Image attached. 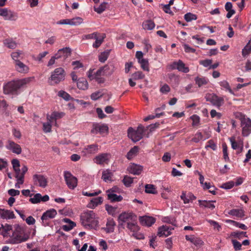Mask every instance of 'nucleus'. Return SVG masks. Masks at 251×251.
<instances>
[{
    "label": "nucleus",
    "instance_id": "obj_7",
    "mask_svg": "<svg viewBox=\"0 0 251 251\" xmlns=\"http://www.w3.org/2000/svg\"><path fill=\"white\" fill-rule=\"evenodd\" d=\"M144 131V127L142 125H139L136 130L129 127L128 129V136L132 141L136 142L143 138Z\"/></svg>",
    "mask_w": 251,
    "mask_h": 251
},
{
    "label": "nucleus",
    "instance_id": "obj_17",
    "mask_svg": "<svg viewBox=\"0 0 251 251\" xmlns=\"http://www.w3.org/2000/svg\"><path fill=\"white\" fill-rule=\"evenodd\" d=\"M6 148L17 154H19L22 152V149L20 146L12 141L9 140L7 142Z\"/></svg>",
    "mask_w": 251,
    "mask_h": 251
},
{
    "label": "nucleus",
    "instance_id": "obj_42",
    "mask_svg": "<svg viewBox=\"0 0 251 251\" xmlns=\"http://www.w3.org/2000/svg\"><path fill=\"white\" fill-rule=\"evenodd\" d=\"M142 26L145 30H152L155 27V24L151 20H147L143 23Z\"/></svg>",
    "mask_w": 251,
    "mask_h": 251
},
{
    "label": "nucleus",
    "instance_id": "obj_51",
    "mask_svg": "<svg viewBox=\"0 0 251 251\" xmlns=\"http://www.w3.org/2000/svg\"><path fill=\"white\" fill-rule=\"evenodd\" d=\"M145 192L150 194H155L156 193L154 186L152 184L146 185Z\"/></svg>",
    "mask_w": 251,
    "mask_h": 251
},
{
    "label": "nucleus",
    "instance_id": "obj_21",
    "mask_svg": "<svg viewBox=\"0 0 251 251\" xmlns=\"http://www.w3.org/2000/svg\"><path fill=\"white\" fill-rule=\"evenodd\" d=\"M127 170L130 174L139 175L142 172L143 167L136 164H131L129 166Z\"/></svg>",
    "mask_w": 251,
    "mask_h": 251
},
{
    "label": "nucleus",
    "instance_id": "obj_36",
    "mask_svg": "<svg viewBox=\"0 0 251 251\" xmlns=\"http://www.w3.org/2000/svg\"><path fill=\"white\" fill-rule=\"evenodd\" d=\"M102 202L101 197H98L92 199L88 204V207L91 208H94Z\"/></svg>",
    "mask_w": 251,
    "mask_h": 251
},
{
    "label": "nucleus",
    "instance_id": "obj_43",
    "mask_svg": "<svg viewBox=\"0 0 251 251\" xmlns=\"http://www.w3.org/2000/svg\"><path fill=\"white\" fill-rule=\"evenodd\" d=\"M77 87L82 90H85L88 88V84L87 80L84 78H80L77 82Z\"/></svg>",
    "mask_w": 251,
    "mask_h": 251
},
{
    "label": "nucleus",
    "instance_id": "obj_58",
    "mask_svg": "<svg viewBox=\"0 0 251 251\" xmlns=\"http://www.w3.org/2000/svg\"><path fill=\"white\" fill-rule=\"evenodd\" d=\"M170 90V87L167 84H163L160 88V92L163 94H167Z\"/></svg>",
    "mask_w": 251,
    "mask_h": 251
},
{
    "label": "nucleus",
    "instance_id": "obj_16",
    "mask_svg": "<svg viewBox=\"0 0 251 251\" xmlns=\"http://www.w3.org/2000/svg\"><path fill=\"white\" fill-rule=\"evenodd\" d=\"M99 150V146L97 144H94L85 146L83 149L82 153L84 155L87 156L95 154L98 152Z\"/></svg>",
    "mask_w": 251,
    "mask_h": 251
},
{
    "label": "nucleus",
    "instance_id": "obj_52",
    "mask_svg": "<svg viewBox=\"0 0 251 251\" xmlns=\"http://www.w3.org/2000/svg\"><path fill=\"white\" fill-rule=\"evenodd\" d=\"M184 19L187 22H191L193 20H196L197 19V16L191 13H187L184 15Z\"/></svg>",
    "mask_w": 251,
    "mask_h": 251
},
{
    "label": "nucleus",
    "instance_id": "obj_3",
    "mask_svg": "<svg viewBox=\"0 0 251 251\" xmlns=\"http://www.w3.org/2000/svg\"><path fill=\"white\" fill-rule=\"evenodd\" d=\"M30 81V78H25L9 81L3 86V92L5 94H17L18 90L24 87Z\"/></svg>",
    "mask_w": 251,
    "mask_h": 251
},
{
    "label": "nucleus",
    "instance_id": "obj_1",
    "mask_svg": "<svg viewBox=\"0 0 251 251\" xmlns=\"http://www.w3.org/2000/svg\"><path fill=\"white\" fill-rule=\"evenodd\" d=\"M114 72V67L112 65H105L100 68L96 72L90 70L87 74V76L90 80H95L98 83H103L105 79L104 76H110Z\"/></svg>",
    "mask_w": 251,
    "mask_h": 251
},
{
    "label": "nucleus",
    "instance_id": "obj_59",
    "mask_svg": "<svg viewBox=\"0 0 251 251\" xmlns=\"http://www.w3.org/2000/svg\"><path fill=\"white\" fill-rule=\"evenodd\" d=\"M202 138L203 136L202 133L200 132H198L195 134L194 138L192 139V141L195 143H198L202 140Z\"/></svg>",
    "mask_w": 251,
    "mask_h": 251
},
{
    "label": "nucleus",
    "instance_id": "obj_33",
    "mask_svg": "<svg viewBox=\"0 0 251 251\" xmlns=\"http://www.w3.org/2000/svg\"><path fill=\"white\" fill-rule=\"evenodd\" d=\"M106 37L105 34H100L97 36L96 38L95 39L96 41L93 44V47L95 48H99L101 44L103 43L104 38Z\"/></svg>",
    "mask_w": 251,
    "mask_h": 251
},
{
    "label": "nucleus",
    "instance_id": "obj_32",
    "mask_svg": "<svg viewBox=\"0 0 251 251\" xmlns=\"http://www.w3.org/2000/svg\"><path fill=\"white\" fill-rule=\"evenodd\" d=\"M113 173L109 170H104L102 173L101 178L106 182L112 181V176Z\"/></svg>",
    "mask_w": 251,
    "mask_h": 251
},
{
    "label": "nucleus",
    "instance_id": "obj_13",
    "mask_svg": "<svg viewBox=\"0 0 251 251\" xmlns=\"http://www.w3.org/2000/svg\"><path fill=\"white\" fill-rule=\"evenodd\" d=\"M172 69H177L178 71L187 73L189 72V69L186 67L185 64L181 60L174 62L170 66Z\"/></svg>",
    "mask_w": 251,
    "mask_h": 251
},
{
    "label": "nucleus",
    "instance_id": "obj_37",
    "mask_svg": "<svg viewBox=\"0 0 251 251\" xmlns=\"http://www.w3.org/2000/svg\"><path fill=\"white\" fill-rule=\"evenodd\" d=\"M3 43L5 46L9 49H14L17 47V43L12 39H6L3 40Z\"/></svg>",
    "mask_w": 251,
    "mask_h": 251
},
{
    "label": "nucleus",
    "instance_id": "obj_38",
    "mask_svg": "<svg viewBox=\"0 0 251 251\" xmlns=\"http://www.w3.org/2000/svg\"><path fill=\"white\" fill-rule=\"evenodd\" d=\"M139 151V147L138 146H134L131 148L126 154V157L128 159L131 160L137 154Z\"/></svg>",
    "mask_w": 251,
    "mask_h": 251
},
{
    "label": "nucleus",
    "instance_id": "obj_11",
    "mask_svg": "<svg viewBox=\"0 0 251 251\" xmlns=\"http://www.w3.org/2000/svg\"><path fill=\"white\" fill-rule=\"evenodd\" d=\"M64 176L68 187L71 189H74L77 186V178L68 171L64 172Z\"/></svg>",
    "mask_w": 251,
    "mask_h": 251
},
{
    "label": "nucleus",
    "instance_id": "obj_35",
    "mask_svg": "<svg viewBox=\"0 0 251 251\" xmlns=\"http://www.w3.org/2000/svg\"><path fill=\"white\" fill-rule=\"evenodd\" d=\"M12 229V227L10 225H1L0 227V234L3 237H7L9 235V231Z\"/></svg>",
    "mask_w": 251,
    "mask_h": 251
},
{
    "label": "nucleus",
    "instance_id": "obj_41",
    "mask_svg": "<svg viewBox=\"0 0 251 251\" xmlns=\"http://www.w3.org/2000/svg\"><path fill=\"white\" fill-rule=\"evenodd\" d=\"M127 228L131 232L139 231L140 228L137 224V220L128 223Z\"/></svg>",
    "mask_w": 251,
    "mask_h": 251
},
{
    "label": "nucleus",
    "instance_id": "obj_64",
    "mask_svg": "<svg viewBox=\"0 0 251 251\" xmlns=\"http://www.w3.org/2000/svg\"><path fill=\"white\" fill-rule=\"evenodd\" d=\"M58 54H54L52 56L49 61L47 66L48 67H50L55 63V60L58 59Z\"/></svg>",
    "mask_w": 251,
    "mask_h": 251
},
{
    "label": "nucleus",
    "instance_id": "obj_9",
    "mask_svg": "<svg viewBox=\"0 0 251 251\" xmlns=\"http://www.w3.org/2000/svg\"><path fill=\"white\" fill-rule=\"evenodd\" d=\"M33 181L34 185L44 188L48 185V177L42 174H35L33 176Z\"/></svg>",
    "mask_w": 251,
    "mask_h": 251
},
{
    "label": "nucleus",
    "instance_id": "obj_57",
    "mask_svg": "<svg viewBox=\"0 0 251 251\" xmlns=\"http://www.w3.org/2000/svg\"><path fill=\"white\" fill-rule=\"evenodd\" d=\"M58 96L63 98L66 100H69L71 99V96L65 91L61 90L58 92Z\"/></svg>",
    "mask_w": 251,
    "mask_h": 251
},
{
    "label": "nucleus",
    "instance_id": "obj_63",
    "mask_svg": "<svg viewBox=\"0 0 251 251\" xmlns=\"http://www.w3.org/2000/svg\"><path fill=\"white\" fill-rule=\"evenodd\" d=\"M231 242L235 251H239L241 249L242 244L236 240L232 239Z\"/></svg>",
    "mask_w": 251,
    "mask_h": 251
},
{
    "label": "nucleus",
    "instance_id": "obj_61",
    "mask_svg": "<svg viewBox=\"0 0 251 251\" xmlns=\"http://www.w3.org/2000/svg\"><path fill=\"white\" fill-rule=\"evenodd\" d=\"M251 52V48L250 47V46L247 45L244 48L242 51V54L243 57H246L248 55H249Z\"/></svg>",
    "mask_w": 251,
    "mask_h": 251
},
{
    "label": "nucleus",
    "instance_id": "obj_10",
    "mask_svg": "<svg viewBox=\"0 0 251 251\" xmlns=\"http://www.w3.org/2000/svg\"><path fill=\"white\" fill-rule=\"evenodd\" d=\"M0 16L5 20L16 21L18 18L16 13L6 8H0Z\"/></svg>",
    "mask_w": 251,
    "mask_h": 251
},
{
    "label": "nucleus",
    "instance_id": "obj_45",
    "mask_svg": "<svg viewBox=\"0 0 251 251\" xmlns=\"http://www.w3.org/2000/svg\"><path fill=\"white\" fill-rule=\"evenodd\" d=\"M22 55V52L21 51L13 52L11 53V55L12 59L14 60L15 64L17 63V61H20V59H21L23 58Z\"/></svg>",
    "mask_w": 251,
    "mask_h": 251
},
{
    "label": "nucleus",
    "instance_id": "obj_15",
    "mask_svg": "<svg viewBox=\"0 0 251 251\" xmlns=\"http://www.w3.org/2000/svg\"><path fill=\"white\" fill-rule=\"evenodd\" d=\"M83 22L82 18L76 17L72 19H63L58 21L57 25H77L81 24Z\"/></svg>",
    "mask_w": 251,
    "mask_h": 251
},
{
    "label": "nucleus",
    "instance_id": "obj_28",
    "mask_svg": "<svg viewBox=\"0 0 251 251\" xmlns=\"http://www.w3.org/2000/svg\"><path fill=\"white\" fill-rule=\"evenodd\" d=\"M0 217L2 219H11L15 218L13 211L0 209Z\"/></svg>",
    "mask_w": 251,
    "mask_h": 251
},
{
    "label": "nucleus",
    "instance_id": "obj_22",
    "mask_svg": "<svg viewBox=\"0 0 251 251\" xmlns=\"http://www.w3.org/2000/svg\"><path fill=\"white\" fill-rule=\"evenodd\" d=\"M139 221L143 226H150L155 223V220L152 217L143 216L140 217Z\"/></svg>",
    "mask_w": 251,
    "mask_h": 251
},
{
    "label": "nucleus",
    "instance_id": "obj_53",
    "mask_svg": "<svg viewBox=\"0 0 251 251\" xmlns=\"http://www.w3.org/2000/svg\"><path fill=\"white\" fill-rule=\"evenodd\" d=\"M52 122H50V121H48V122L44 123L43 124V130L45 132L47 133V132H50L51 131V123Z\"/></svg>",
    "mask_w": 251,
    "mask_h": 251
},
{
    "label": "nucleus",
    "instance_id": "obj_2",
    "mask_svg": "<svg viewBox=\"0 0 251 251\" xmlns=\"http://www.w3.org/2000/svg\"><path fill=\"white\" fill-rule=\"evenodd\" d=\"M9 243L12 244H17L25 242L29 237V234L25 232L23 226L16 225L11 235H9Z\"/></svg>",
    "mask_w": 251,
    "mask_h": 251
},
{
    "label": "nucleus",
    "instance_id": "obj_60",
    "mask_svg": "<svg viewBox=\"0 0 251 251\" xmlns=\"http://www.w3.org/2000/svg\"><path fill=\"white\" fill-rule=\"evenodd\" d=\"M229 141L231 144V147L233 150H237L240 146V144L236 142L234 137H231L229 139Z\"/></svg>",
    "mask_w": 251,
    "mask_h": 251
},
{
    "label": "nucleus",
    "instance_id": "obj_27",
    "mask_svg": "<svg viewBox=\"0 0 251 251\" xmlns=\"http://www.w3.org/2000/svg\"><path fill=\"white\" fill-rule=\"evenodd\" d=\"M195 81L198 87L200 88L207 84L209 82V80L206 77L198 76L195 78Z\"/></svg>",
    "mask_w": 251,
    "mask_h": 251
},
{
    "label": "nucleus",
    "instance_id": "obj_8",
    "mask_svg": "<svg viewBox=\"0 0 251 251\" xmlns=\"http://www.w3.org/2000/svg\"><path fill=\"white\" fill-rule=\"evenodd\" d=\"M205 98L206 101L210 102L212 105L218 108H220L224 103L223 97H218L213 93L206 95Z\"/></svg>",
    "mask_w": 251,
    "mask_h": 251
},
{
    "label": "nucleus",
    "instance_id": "obj_23",
    "mask_svg": "<svg viewBox=\"0 0 251 251\" xmlns=\"http://www.w3.org/2000/svg\"><path fill=\"white\" fill-rule=\"evenodd\" d=\"M65 114L64 112H56L54 111L50 115H47V119L48 121H49L50 122H53V120L56 122V121L57 119H59L62 118L65 116ZM56 124V122H55V124Z\"/></svg>",
    "mask_w": 251,
    "mask_h": 251
},
{
    "label": "nucleus",
    "instance_id": "obj_54",
    "mask_svg": "<svg viewBox=\"0 0 251 251\" xmlns=\"http://www.w3.org/2000/svg\"><path fill=\"white\" fill-rule=\"evenodd\" d=\"M109 56V51H103L99 56V60L100 62H104Z\"/></svg>",
    "mask_w": 251,
    "mask_h": 251
},
{
    "label": "nucleus",
    "instance_id": "obj_39",
    "mask_svg": "<svg viewBox=\"0 0 251 251\" xmlns=\"http://www.w3.org/2000/svg\"><path fill=\"white\" fill-rule=\"evenodd\" d=\"M63 220L65 223L68 224V225H63L62 226V228L65 231H69L75 226V223L71 221L69 219L65 218Z\"/></svg>",
    "mask_w": 251,
    "mask_h": 251
},
{
    "label": "nucleus",
    "instance_id": "obj_25",
    "mask_svg": "<svg viewBox=\"0 0 251 251\" xmlns=\"http://www.w3.org/2000/svg\"><path fill=\"white\" fill-rule=\"evenodd\" d=\"M181 199L183 201L184 203L187 204L192 202L196 199V197L191 193H186V192H182L180 196Z\"/></svg>",
    "mask_w": 251,
    "mask_h": 251
},
{
    "label": "nucleus",
    "instance_id": "obj_62",
    "mask_svg": "<svg viewBox=\"0 0 251 251\" xmlns=\"http://www.w3.org/2000/svg\"><path fill=\"white\" fill-rule=\"evenodd\" d=\"M132 76L135 79H143L145 77V75L142 72L138 71L132 74Z\"/></svg>",
    "mask_w": 251,
    "mask_h": 251
},
{
    "label": "nucleus",
    "instance_id": "obj_6",
    "mask_svg": "<svg viewBox=\"0 0 251 251\" xmlns=\"http://www.w3.org/2000/svg\"><path fill=\"white\" fill-rule=\"evenodd\" d=\"M236 117L239 118L242 127V134L248 136L251 133V120L241 113H237Z\"/></svg>",
    "mask_w": 251,
    "mask_h": 251
},
{
    "label": "nucleus",
    "instance_id": "obj_48",
    "mask_svg": "<svg viewBox=\"0 0 251 251\" xmlns=\"http://www.w3.org/2000/svg\"><path fill=\"white\" fill-rule=\"evenodd\" d=\"M220 85L226 90L228 91L230 94H233V92L231 90L228 82L226 80H223L220 82Z\"/></svg>",
    "mask_w": 251,
    "mask_h": 251
},
{
    "label": "nucleus",
    "instance_id": "obj_19",
    "mask_svg": "<svg viewBox=\"0 0 251 251\" xmlns=\"http://www.w3.org/2000/svg\"><path fill=\"white\" fill-rule=\"evenodd\" d=\"M110 154L108 153H101L96 156L94 158V162L98 164L107 163Z\"/></svg>",
    "mask_w": 251,
    "mask_h": 251
},
{
    "label": "nucleus",
    "instance_id": "obj_55",
    "mask_svg": "<svg viewBox=\"0 0 251 251\" xmlns=\"http://www.w3.org/2000/svg\"><path fill=\"white\" fill-rule=\"evenodd\" d=\"M123 182L125 186L126 187H129L133 183V178L127 176H125L123 180Z\"/></svg>",
    "mask_w": 251,
    "mask_h": 251
},
{
    "label": "nucleus",
    "instance_id": "obj_50",
    "mask_svg": "<svg viewBox=\"0 0 251 251\" xmlns=\"http://www.w3.org/2000/svg\"><path fill=\"white\" fill-rule=\"evenodd\" d=\"M140 65L142 69L144 71L147 72L149 71V63L148 61L146 59H140V61L138 62Z\"/></svg>",
    "mask_w": 251,
    "mask_h": 251
},
{
    "label": "nucleus",
    "instance_id": "obj_24",
    "mask_svg": "<svg viewBox=\"0 0 251 251\" xmlns=\"http://www.w3.org/2000/svg\"><path fill=\"white\" fill-rule=\"evenodd\" d=\"M15 69L20 73L26 74L29 71L28 67L22 62L21 61H17L15 64Z\"/></svg>",
    "mask_w": 251,
    "mask_h": 251
},
{
    "label": "nucleus",
    "instance_id": "obj_47",
    "mask_svg": "<svg viewBox=\"0 0 251 251\" xmlns=\"http://www.w3.org/2000/svg\"><path fill=\"white\" fill-rule=\"evenodd\" d=\"M41 195L40 193H37L33 195V197L30 198L29 201L33 203L36 204L41 202Z\"/></svg>",
    "mask_w": 251,
    "mask_h": 251
},
{
    "label": "nucleus",
    "instance_id": "obj_40",
    "mask_svg": "<svg viewBox=\"0 0 251 251\" xmlns=\"http://www.w3.org/2000/svg\"><path fill=\"white\" fill-rule=\"evenodd\" d=\"M107 194L108 200L112 202L120 201L123 199V197L121 195H117L115 193L111 192Z\"/></svg>",
    "mask_w": 251,
    "mask_h": 251
},
{
    "label": "nucleus",
    "instance_id": "obj_18",
    "mask_svg": "<svg viewBox=\"0 0 251 251\" xmlns=\"http://www.w3.org/2000/svg\"><path fill=\"white\" fill-rule=\"evenodd\" d=\"M174 228L168 226H162L158 228L157 235L159 237H167L172 234V230Z\"/></svg>",
    "mask_w": 251,
    "mask_h": 251
},
{
    "label": "nucleus",
    "instance_id": "obj_31",
    "mask_svg": "<svg viewBox=\"0 0 251 251\" xmlns=\"http://www.w3.org/2000/svg\"><path fill=\"white\" fill-rule=\"evenodd\" d=\"M245 211L242 209H233L228 212L229 215L236 216L238 218H242L245 216Z\"/></svg>",
    "mask_w": 251,
    "mask_h": 251
},
{
    "label": "nucleus",
    "instance_id": "obj_5",
    "mask_svg": "<svg viewBox=\"0 0 251 251\" xmlns=\"http://www.w3.org/2000/svg\"><path fill=\"white\" fill-rule=\"evenodd\" d=\"M65 70L61 67L57 68L51 73L48 82L51 85L57 84L65 79Z\"/></svg>",
    "mask_w": 251,
    "mask_h": 251
},
{
    "label": "nucleus",
    "instance_id": "obj_29",
    "mask_svg": "<svg viewBox=\"0 0 251 251\" xmlns=\"http://www.w3.org/2000/svg\"><path fill=\"white\" fill-rule=\"evenodd\" d=\"M199 203L201 207L209 208L211 210L213 209L215 206L213 202H215V201H202L199 200Z\"/></svg>",
    "mask_w": 251,
    "mask_h": 251
},
{
    "label": "nucleus",
    "instance_id": "obj_34",
    "mask_svg": "<svg viewBox=\"0 0 251 251\" xmlns=\"http://www.w3.org/2000/svg\"><path fill=\"white\" fill-rule=\"evenodd\" d=\"M116 224L113 219H109L104 229L107 233L113 232L114 230V227Z\"/></svg>",
    "mask_w": 251,
    "mask_h": 251
},
{
    "label": "nucleus",
    "instance_id": "obj_49",
    "mask_svg": "<svg viewBox=\"0 0 251 251\" xmlns=\"http://www.w3.org/2000/svg\"><path fill=\"white\" fill-rule=\"evenodd\" d=\"M106 2H103L98 7H94V10L99 14H100L103 12L106 9Z\"/></svg>",
    "mask_w": 251,
    "mask_h": 251
},
{
    "label": "nucleus",
    "instance_id": "obj_26",
    "mask_svg": "<svg viewBox=\"0 0 251 251\" xmlns=\"http://www.w3.org/2000/svg\"><path fill=\"white\" fill-rule=\"evenodd\" d=\"M56 214L57 212L55 209H50L43 213L41 217V220H42L43 222H44V221H46L49 219L53 218L56 215Z\"/></svg>",
    "mask_w": 251,
    "mask_h": 251
},
{
    "label": "nucleus",
    "instance_id": "obj_44",
    "mask_svg": "<svg viewBox=\"0 0 251 251\" xmlns=\"http://www.w3.org/2000/svg\"><path fill=\"white\" fill-rule=\"evenodd\" d=\"M226 222L227 223L232 224L233 226H234L236 227H239L242 229H243V230H246L248 229L247 226L245 225L238 223V222L234 221L233 220H227L226 221Z\"/></svg>",
    "mask_w": 251,
    "mask_h": 251
},
{
    "label": "nucleus",
    "instance_id": "obj_46",
    "mask_svg": "<svg viewBox=\"0 0 251 251\" xmlns=\"http://www.w3.org/2000/svg\"><path fill=\"white\" fill-rule=\"evenodd\" d=\"M230 235L239 239H241L243 237H247L246 232L239 231L232 232Z\"/></svg>",
    "mask_w": 251,
    "mask_h": 251
},
{
    "label": "nucleus",
    "instance_id": "obj_12",
    "mask_svg": "<svg viewBox=\"0 0 251 251\" xmlns=\"http://www.w3.org/2000/svg\"><path fill=\"white\" fill-rule=\"evenodd\" d=\"M119 223L122 224L123 223H130L131 221L137 220V216L132 213L124 212L121 213L118 218Z\"/></svg>",
    "mask_w": 251,
    "mask_h": 251
},
{
    "label": "nucleus",
    "instance_id": "obj_56",
    "mask_svg": "<svg viewBox=\"0 0 251 251\" xmlns=\"http://www.w3.org/2000/svg\"><path fill=\"white\" fill-rule=\"evenodd\" d=\"M223 147V157L226 161H229V159L227 153V147L226 143H224L222 145Z\"/></svg>",
    "mask_w": 251,
    "mask_h": 251
},
{
    "label": "nucleus",
    "instance_id": "obj_14",
    "mask_svg": "<svg viewBox=\"0 0 251 251\" xmlns=\"http://www.w3.org/2000/svg\"><path fill=\"white\" fill-rule=\"evenodd\" d=\"M108 127L107 125L105 124L100 125L99 124H94L93 125V128L91 130V132L94 134H97L98 133L103 134L108 132Z\"/></svg>",
    "mask_w": 251,
    "mask_h": 251
},
{
    "label": "nucleus",
    "instance_id": "obj_4",
    "mask_svg": "<svg viewBox=\"0 0 251 251\" xmlns=\"http://www.w3.org/2000/svg\"><path fill=\"white\" fill-rule=\"evenodd\" d=\"M80 220L86 228H94L99 224L98 217L92 210L84 211L81 215Z\"/></svg>",
    "mask_w": 251,
    "mask_h": 251
},
{
    "label": "nucleus",
    "instance_id": "obj_20",
    "mask_svg": "<svg viewBox=\"0 0 251 251\" xmlns=\"http://www.w3.org/2000/svg\"><path fill=\"white\" fill-rule=\"evenodd\" d=\"M71 50L69 48H64L60 49L58 50L57 52L55 54H58V59L63 58V60H65L67 57L71 55Z\"/></svg>",
    "mask_w": 251,
    "mask_h": 251
},
{
    "label": "nucleus",
    "instance_id": "obj_30",
    "mask_svg": "<svg viewBox=\"0 0 251 251\" xmlns=\"http://www.w3.org/2000/svg\"><path fill=\"white\" fill-rule=\"evenodd\" d=\"M185 239L187 241H190L197 246L201 245L203 244L202 241L200 238L195 237L194 235H186Z\"/></svg>",
    "mask_w": 251,
    "mask_h": 251
}]
</instances>
